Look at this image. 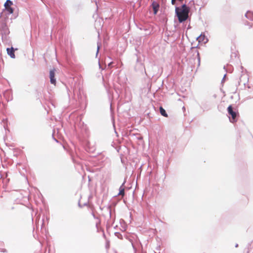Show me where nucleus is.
Returning a JSON list of instances; mask_svg holds the SVG:
<instances>
[{"mask_svg": "<svg viewBox=\"0 0 253 253\" xmlns=\"http://www.w3.org/2000/svg\"><path fill=\"white\" fill-rule=\"evenodd\" d=\"M55 69L51 70L49 72L50 82L51 84H55L56 79L55 78Z\"/></svg>", "mask_w": 253, "mask_h": 253, "instance_id": "423d86ee", "label": "nucleus"}, {"mask_svg": "<svg viewBox=\"0 0 253 253\" xmlns=\"http://www.w3.org/2000/svg\"><path fill=\"white\" fill-rule=\"evenodd\" d=\"M245 16L250 20H253V12L251 11H248L245 14Z\"/></svg>", "mask_w": 253, "mask_h": 253, "instance_id": "1a4fd4ad", "label": "nucleus"}, {"mask_svg": "<svg viewBox=\"0 0 253 253\" xmlns=\"http://www.w3.org/2000/svg\"><path fill=\"white\" fill-rule=\"evenodd\" d=\"M160 112L162 116H163L165 117H168V114L166 113V110L162 107H160Z\"/></svg>", "mask_w": 253, "mask_h": 253, "instance_id": "9b49d317", "label": "nucleus"}, {"mask_svg": "<svg viewBox=\"0 0 253 253\" xmlns=\"http://www.w3.org/2000/svg\"><path fill=\"white\" fill-rule=\"evenodd\" d=\"M189 12V8L185 4H183L180 8L175 7V13L180 23H182L187 19Z\"/></svg>", "mask_w": 253, "mask_h": 253, "instance_id": "f03ea898", "label": "nucleus"}, {"mask_svg": "<svg viewBox=\"0 0 253 253\" xmlns=\"http://www.w3.org/2000/svg\"><path fill=\"white\" fill-rule=\"evenodd\" d=\"M54 140H55L56 142H58L57 140H56V139H54Z\"/></svg>", "mask_w": 253, "mask_h": 253, "instance_id": "4be33fe9", "label": "nucleus"}, {"mask_svg": "<svg viewBox=\"0 0 253 253\" xmlns=\"http://www.w3.org/2000/svg\"><path fill=\"white\" fill-rule=\"evenodd\" d=\"M125 194V191H120L119 193L118 194L119 195H121L123 196Z\"/></svg>", "mask_w": 253, "mask_h": 253, "instance_id": "4468645a", "label": "nucleus"}, {"mask_svg": "<svg viewBox=\"0 0 253 253\" xmlns=\"http://www.w3.org/2000/svg\"><path fill=\"white\" fill-rule=\"evenodd\" d=\"M152 6L153 9L154 13L156 14L160 7L159 3L156 1H153L152 3Z\"/></svg>", "mask_w": 253, "mask_h": 253, "instance_id": "0eeeda50", "label": "nucleus"}, {"mask_svg": "<svg viewBox=\"0 0 253 253\" xmlns=\"http://www.w3.org/2000/svg\"><path fill=\"white\" fill-rule=\"evenodd\" d=\"M3 95L7 101L12 99V93L10 89H7L5 90L3 93Z\"/></svg>", "mask_w": 253, "mask_h": 253, "instance_id": "39448f33", "label": "nucleus"}, {"mask_svg": "<svg viewBox=\"0 0 253 253\" xmlns=\"http://www.w3.org/2000/svg\"><path fill=\"white\" fill-rule=\"evenodd\" d=\"M124 184V182L122 184V185L120 187L119 190H125V188L123 187Z\"/></svg>", "mask_w": 253, "mask_h": 253, "instance_id": "2eb2a0df", "label": "nucleus"}, {"mask_svg": "<svg viewBox=\"0 0 253 253\" xmlns=\"http://www.w3.org/2000/svg\"><path fill=\"white\" fill-rule=\"evenodd\" d=\"M2 252H6V250H4L3 251H2Z\"/></svg>", "mask_w": 253, "mask_h": 253, "instance_id": "412c9836", "label": "nucleus"}, {"mask_svg": "<svg viewBox=\"0 0 253 253\" xmlns=\"http://www.w3.org/2000/svg\"><path fill=\"white\" fill-rule=\"evenodd\" d=\"M100 46H101V43L97 42V52H96V56H97L98 55Z\"/></svg>", "mask_w": 253, "mask_h": 253, "instance_id": "f8f14e48", "label": "nucleus"}, {"mask_svg": "<svg viewBox=\"0 0 253 253\" xmlns=\"http://www.w3.org/2000/svg\"><path fill=\"white\" fill-rule=\"evenodd\" d=\"M8 17L5 15V12L1 13L0 16V35L1 36L2 42L5 44L9 42V34L10 33L9 30L7 25Z\"/></svg>", "mask_w": 253, "mask_h": 253, "instance_id": "f257e3e1", "label": "nucleus"}, {"mask_svg": "<svg viewBox=\"0 0 253 253\" xmlns=\"http://www.w3.org/2000/svg\"><path fill=\"white\" fill-rule=\"evenodd\" d=\"M13 2L10 0H7L5 2L4 6L5 7V9L6 12H7L8 14L9 15L12 14L13 12V10L12 8L11 7V5H12Z\"/></svg>", "mask_w": 253, "mask_h": 253, "instance_id": "20e7f679", "label": "nucleus"}, {"mask_svg": "<svg viewBox=\"0 0 253 253\" xmlns=\"http://www.w3.org/2000/svg\"><path fill=\"white\" fill-rule=\"evenodd\" d=\"M227 111H228V114L230 115H231L232 117V119L230 120V122L232 123H234V122H236V121H237L236 117L237 116V113L236 112L233 111L231 105H230L228 107Z\"/></svg>", "mask_w": 253, "mask_h": 253, "instance_id": "7ed1b4c3", "label": "nucleus"}, {"mask_svg": "<svg viewBox=\"0 0 253 253\" xmlns=\"http://www.w3.org/2000/svg\"><path fill=\"white\" fill-rule=\"evenodd\" d=\"M175 0H171V4H172V5H174V4H175Z\"/></svg>", "mask_w": 253, "mask_h": 253, "instance_id": "dca6fc26", "label": "nucleus"}, {"mask_svg": "<svg viewBox=\"0 0 253 253\" xmlns=\"http://www.w3.org/2000/svg\"><path fill=\"white\" fill-rule=\"evenodd\" d=\"M225 77H226V75H224V77H223V78L222 79V82H223L224 80V79L225 78Z\"/></svg>", "mask_w": 253, "mask_h": 253, "instance_id": "a211bd4d", "label": "nucleus"}, {"mask_svg": "<svg viewBox=\"0 0 253 253\" xmlns=\"http://www.w3.org/2000/svg\"><path fill=\"white\" fill-rule=\"evenodd\" d=\"M206 37L204 35L201 34L197 38V40L199 42H206L208 40L206 39V41H205V39Z\"/></svg>", "mask_w": 253, "mask_h": 253, "instance_id": "9d476101", "label": "nucleus"}, {"mask_svg": "<svg viewBox=\"0 0 253 253\" xmlns=\"http://www.w3.org/2000/svg\"><path fill=\"white\" fill-rule=\"evenodd\" d=\"M6 51L7 52V54L12 58H15V56L14 54V49L13 47H11V48H7Z\"/></svg>", "mask_w": 253, "mask_h": 253, "instance_id": "6e6552de", "label": "nucleus"}, {"mask_svg": "<svg viewBox=\"0 0 253 253\" xmlns=\"http://www.w3.org/2000/svg\"><path fill=\"white\" fill-rule=\"evenodd\" d=\"M250 28H253V25H250Z\"/></svg>", "mask_w": 253, "mask_h": 253, "instance_id": "6ab92c4d", "label": "nucleus"}, {"mask_svg": "<svg viewBox=\"0 0 253 253\" xmlns=\"http://www.w3.org/2000/svg\"><path fill=\"white\" fill-rule=\"evenodd\" d=\"M197 56H198V60L199 61H200V55H199V53L198 52V51H197Z\"/></svg>", "mask_w": 253, "mask_h": 253, "instance_id": "f3484780", "label": "nucleus"}, {"mask_svg": "<svg viewBox=\"0 0 253 253\" xmlns=\"http://www.w3.org/2000/svg\"><path fill=\"white\" fill-rule=\"evenodd\" d=\"M88 179H89V181H90V180H90V177H89V176H88Z\"/></svg>", "mask_w": 253, "mask_h": 253, "instance_id": "aec40b11", "label": "nucleus"}, {"mask_svg": "<svg viewBox=\"0 0 253 253\" xmlns=\"http://www.w3.org/2000/svg\"><path fill=\"white\" fill-rule=\"evenodd\" d=\"M241 68L242 70V72L243 73V75L241 76V77L240 78V81L242 82V78L245 75V74H244V71H243V66H241Z\"/></svg>", "mask_w": 253, "mask_h": 253, "instance_id": "ddd939ff", "label": "nucleus"}]
</instances>
